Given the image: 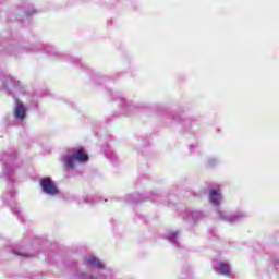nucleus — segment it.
Wrapping results in <instances>:
<instances>
[{
	"label": "nucleus",
	"instance_id": "f257e3e1",
	"mask_svg": "<svg viewBox=\"0 0 279 279\" xmlns=\"http://www.w3.org/2000/svg\"><path fill=\"white\" fill-rule=\"evenodd\" d=\"M76 162H88L89 157L88 153L84 148L74 149L72 156L65 157V165L69 169H73Z\"/></svg>",
	"mask_w": 279,
	"mask_h": 279
},
{
	"label": "nucleus",
	"instance_id": "f03ea898",
	"mask_svg": "<svg viewBox=\"0 0 279 279\" xmlns=\"http://www.w3.org/2000/svg\"><path fill=\"white\" fill-rule=\"evenodd\" d=\"M40 186L47 195H58L60 192L58 191V187L49 177H45L40 180Z\"/></svg>",
	"mask_w": 279,
	"mask_h": 279
},
{
	"label": "nucleus",
	"instance_id": "7ed1b4c3",
	"mask_svg": "<svg viewBox=\"0 0 279 279\" xmlns=\"http://www.w3.org/2000/svg\"><path fill=\"white\" fill-rule=\"evenodd\" d=\"M209 197L215 206H219L221 203V194L219 193V187L213 189L209 192Z\"/></svg>",
	"mask_w": 279,
	"mask_h": 279
},
{
	"label": "nucleus",
	"instance_id": "20e7f679",
	"mask_svg": "<svg viewBox=\"0 0 279 279\" xmlns=\"http://www.w3.org/2000/svg\"><path fill=\"white\" fill-rule=\"evenodd\" d=\"M15 117L16 119H25L26 117L25 106H23V102L19 100H16Z\"/></svg>",
	"mask_w": 279,
	"mask_h": 279
},
{
	"label": "nucleus",
	"instance_id": "39448f33",
	"mask_svg": "<svg viewBox=\"0 0 279 279\" xmlns=\"http://www.w3.org/2000/svg\"><path fill=\"white\" fill-rule=\"evenodd\" d=\"M86 262L90 267H98V269H104V264H101V262L95 257H87Z\"/></svg>",
	"mask_w": 279,
	"mask_h": 279
},
{
	"label": "nucleus",
	"instance_id": "423d86ee",
	"mask_svg": "<svg viewBox=\"0 0 279 279\" xmlns=\"http://www.w3.org/2000/svg\"><path fill=\"white\" fill-rule=\"evenodd\" d=\"M218 269L220 274H222L223 276H228L230 274V264L220 262L218 264Z\"/></svg>",
	"mask_w": 279,
	"mask_h": 279
}]
</instances>
